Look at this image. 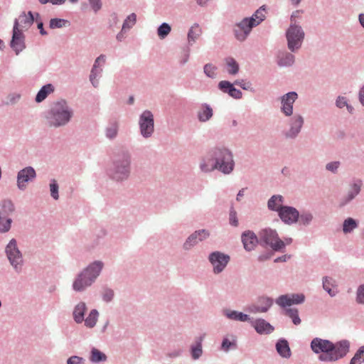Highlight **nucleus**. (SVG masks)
<instances>
[{
  "label": "nucleus",
  "mask_w": 364,
  "mask_h": 364,
  "mask_svg": "<svg viewBox=\"0 0 364 364\" xmlns=\"http://www.w3.org/2000/svg\"><path fill=\"white\" fill-rule=\"evenodd\" d=\"M242 242L245 250L247 252L253 250L257 245L259 243V237L250 230L245 231L241 235Z\"/></svg>",
  "instance_id": "25"
},
{
  "label": "nucleus",
  "mask_w": 364,
  "mask_h": 364,
  "mask_svg": "<svg viewBox=\"0 0 364 364\" xmlns=\"http://www.w3.org/2000/svg\"><path fill=\"white\" fill-rule=\"evenodd\" d=\"M222 313L225 317L230 321L250 323L252 318L248 314L236 310H231L230 309H223Z\"/></svg>",
  "instance_id": "26"
},
{
  "label": "nucleus",
  "mask_w": 364,
  "mask_h": 364,
  "mask_svg": "<svg viewBox=\"0 0 364 364\" xmlns=\"http://www.w3.org/2000/svg\"><path fill=\"white\" fill-rule=\"evenodd\" d=\"M106 55L104 54L100 55L95 60L92 68L97 69H103L105 64Z\"/></svg>",
  "instance_id": "60"
},
{
  "label": "nucleus",
  "mask_w": 364,
  "mask_h": 364,
  "mask_svg": "<svg viewBox=\"0 0 364 364\" xmlns=\"http://www.w3.org/2000/svg\"><path fill=\"white\" fill-rule=\"evenodd\" d=\"M139 127L141 135L148 139L154 132V118L153 113L149 110H144L139 117Z\"/></svg>",
  "instance_id": "9"
},
{
  "label": "nucleus",
  "mask_w": 364,
  "mask_h": 364,
  "mask_svg": "<svg viewBox=\"0 0 364 364\" xmlns=\"http://www.w3.org/2000/svg\"><path fill=\"white\" fill-rule=\"evenodd\" d=\"M210 237V232L205 229L196 230L192 232L183 243V249L185 251H189L193 247Z\"/></svg>",
  "instance_id": "16"
},
{
  "label": "nucleus",
  "mask_w": 364,
  "mask_h": 364,
  "mask_svg": "<svg viewBox=\"0 0 364 364\" xmlns=\"http://www.w3.org/2000/svg\"><path fill=\"white\" fill-rule=\"evenodd\" d=\"M298 97L295 91L289 92L280 97V110L285 117H291L294 114V104Z\"/></svg>",
  "instance_id": "14"
},
{
  "label": "nucleus",
  "mask_w": 364,
  "mask_h": 364,
  "mask_svg": "<svg viewBox=\"0 0 364 364\" xmlns=\"http://www.w3.org/2000/svg\"><path fill=\"white\" fill-rule=\"evenodd\" d=\"M358 227V221L353 218H347L343 223V232L344 234L351 233Z\"/></svg>",
  "instance_id": "41"
},
{
  "label": "nucleus",
  "mask_w": 364,
  "mask_h": 364,
  "mask_svg": "<svg viewBox=\"0 0 364 364\" xmlns=\"http://www.w3.org/2000/svg\"><path fill=\"white\" fill-rule=\"evenodd\" d=\"M235 84L228 80H221L218 84V89L224 94H228L230 97L235 100H240L242 97V92L235 87Z\"/></svg>",
  "instance_id": "23"
},
{
  "label": "nucleus",
  "mask_w": 364,
  "mask_h": 364,
  "mask_svg": "<svg viewBox=\"0 0 364 364\" xmlns=\"http://www.w3.org/2000/svg\"><path fill=\"white\" fill-rule=\"evenodd\" d=\"M136 23V15L134 13H132L124 19L122 29L123 31H129Z\"/></svg>",
  "instance_id": "48"
},
{
  "label": "nucleus",
  "mask_w": 364,
  "mask_h": 364,
  "mask_svg": "<svg viewBox=\"0 0 364 364\" xmlns=\"http://www.w3.org/2000/svg\"><path fill=\"white\" fill-rule=\"evenodd\" d=\"M202 340V337L199 338L196 343L191 346V354L193 360L199 359L203 354Z\"/></svg>",
  "instance_id": "44"
},
{
  "label": "nucleus",
  "mask_w": 364,
  "mask_h": 364,
  "mask_svg": "<svg viewBox=\"0 0 364 364\" xmlns=\"http://www.w3.org/2000/svg\"><path fill=\"white\" fill-rule=\"evenodd\" d=\"M213 116V109L208 103L201 104L197 112V119L201 123H205L210 120Z\"/></svg>",
  "instance_id": "29"
},
{
  "label": "nucleus",
  "mask_w": 364,
  "mask_h": 364,
  "mask_svg": "<svg viewBox=\"0 0 364 364\" xmlns=\"http://www.w3.org/2000/svg\"><path fill=\"white\" fill-rule=\"evenodd\" d=\"M364 363V346H360L351 358L349 364H362Z\"/></svg>",
  "instance_id": "49"
},
{
  "label": "nucleus",
  "mask_w": 364,
  "mask_h": 364,
  "mask_svg": "<svg viewBox=\"0 0 364 364\" xmlns=\"http://www.w3.org/2000/svg\"><path fill=\"white\" fill-rule=\"evenodd\" d=\"M5 254L14 272L17 274H21L24 266V259L15 238L10 240L6 245Z\"/></svg>",
  "instance_id": "5"
},
{
  "label": "nucleus",
  "mask_w": 364,
  "mask_h": 364,
  "mask_svg": "<svg viewBox=\"0 0 364 364\" xmlns=\"http://www.w3.org/2000/svg\"><path fill=\"white\" fill-rule=\"evenodd\" d=\"M99 318V312L97 309H92L88 316L85 318L83 321L85 326L89 328H92L95 326Z\"/></svg>",
  "instance_id": "40"
},
{
  "label": "nucleus",
  "mask_w": 364,
  "mask_h": 364,
  "mask_svg": "<svg viewBox=\"0 0 364 364\" xmlns=\"http://www.w3.org/2000/svg\"><path fill=\"white\" fill-rule=\"evenodd\" d=\"M93 284L92 279L82 269L75 275L72 289L75 292H83Z\"/></svg>",
  "instance_id": "20"
},
{
  "label": "nucleus",
  "mask_w": 364,
  "mask_h": 364,
  "mask_svg": "<svg viewBox=\"0 0 364 364\" xmlns=\"http://www.w3.org/2000/svg\"><path fill=\"white\" fill-rule=\"evenodd\" d=\"M107 359V355L100 350L92 348L90 351V360L92 363L105 362Z\"/></svg>",
  "instance_id": "43"
},
{
  "label": "nucleus",
  "mask_w": 364,
  "mask_h": 364,
  "mask_svg": "<svg viewBox=\"0 0 364 364\" xmlns=\"http://www.w3.org/2000/svg\"><path fill=\"white\" fill-rule=\"evenodd\" d=\"M132 171V154L127 148L113 153L110 166L107 171L108 177L114 182L122 183L129 179Z\"/></svg>",
  "instance_id": "2"
},
{
  "label": "nucleus",
  "mask_w": 364,
  "mask_h": 364,
  "mask_svg": "<svg viewBox=\"0 0 364 364\" xmlns=\"http://www.w3.org/2000/svg\"><path fill=\"white\" fill-rule=\"evenodd\" d=\"M277 352L283 358L288 359L291 355V349L288 341L284 338L279 339L275 346Z\"/></svg>",
  "instance_id": "31"
},
{
  "label": "nucleus",
  "mask_w": 364,
  "mask_h": 364,
  "mask_svg": "<svg viewBox=\"0 0 364 364\" xmlns=\"http://www.w3.org/2000/svg\"><path fill=\"white\" fill-rule=\"evenodd\" d=\"M311 350L319 354L318 359L321 362L333 363L343 358L350 351V341L346 339L336 343L316 337L310 343Z\"/></svg>",
  "instance_id": "1"
},
{
  "label": "nucleus",
  "mask_w": 364,
  "mask_h": 364,
  "mask_svg": "<svg viewBox=\"0 0 364 364\" xmlns=\"http://www.w3.org/2000/svg\"><path fill=\"white\" fill-rule=\"evenodd\" d=\"M34 16L31 11H28L26 14L23 12L18 18H16L14 23H17L18 28L23 31V29H28L33 23Z\"/></svg>",
  "instance_id": "28"
},
{
  "label": "nucleus",
  "mask_w": 364,
  "mask_h": 364,
  "mask_svg": "<svg viewBox=\"0 0 364 364\" xmlns=\"http://www.w3.org/2000/svg\"><path fill=\"white\" fill-rule=\"evenodd\" d=\"M355 301L358 304L364 305V284L357 288Z\"/></svg>",
  "instance_id": "59"
},
{
  "label": "nucleus",
  "mask_w": 364,
  "mask_h": 364,
  "mask_svg": "<svg viewBox=\"0 0 364 364\" xmlns=\"http://www.w3.org/2000/svg\"><path fill=\"white\" fill-rule=\"evenodd\" d=\"M314 216L310 210H302L300 212L299 219L297 223L301 226L308 227L311 225Z\"/></svg>",
  "instance_id": "38"
},
{
  "label": "nucleus",
  "mask_w": 364,
  "mask_h": 364,
  "mask_svg": "<svg viewBox=\"0 0 364 364\" xmlns=\"http://www.w3.org/2000/svg\"><path fill=\"white\" fill-rule=\"evenodd\" d=\"M294 53L291 52L289 49H281L277 50L275 55V62L279 68H291L296 61Z\"/></svg>",
  "instance_id": "19"
},
{
  "label": "nucleus",
  "mask_w": 364,
  "mask_h": 364,
  "mask_svg": "<svg viewBox=\"0 0 364 364\" xmlns=\"http://www.w3.org/2000/svg\"><path fill=\"white\" fill-rule=\"evenodd\" d=\"M229 223L233 227H237L239 225L237 212L232 206L230 208Z\"/></svg>",
  "instance_id": "58"
},
{
  "label": "nucleus",
  "mask_w": 364,
  "mask_h": 364,
  "mask_svg": "<svg viewBox=\"0 0 364 364\" xmlns=\"http://www.w3.org/2000/svg\"><path fill=\"white\" fill-rule=\"evenodd\" d=\"M305 301L304 294H287L279 296L275 301L281 308L290 307L294 304H301Z\"/></svg>",
  "instance_id": "18"
},
{
  "label": "nucleus",
  "mask_w": 364,
  "mask_h": 364,
  "mask_svg": "<svg viewBox=\"0 0 364 364\" xmlns=\"http://www.w3.org/2000/svg\"><path fill=\"white\" fill-rule=\"evenodd\" d=\"M119 123L117 120H110L105 128V136L109 140H114L119 133Z\"/></svg>",
  "instance_id": "30"
},
{
  "label": "nucleus",
  "mask_w": 364,
  "mask_h": 364,
  "mask_svg": "<svg viewBox=\"0 0 364 364\" xmlns=\"http://www.w3.org/2000/svg\"><path fill=\"white\" fill-rule=\"evenodd\" d=\"M73 115L74 111L68 102L65 100L60 99L53 102L45 113V118L48 127L57 129L66 126L71 121Z\"/></svg>",
  "instance_id": "3"
},
{
  "label": "nucleus",
  "mask_w": 364,
  "mask_h": 364,
  "mask_svg": "<svg viewBox=\"0 0 364 364\" xmlns=\"http://www.w3.org/2000/svg\"><path fill=\"white\" fill-rule=\"evenodd\" d=\"M203 33V30L198 23H194L188 30L187 34L188 44L193 46Z\"/></svg>",
  "instance_id": "33"
},
{
  "label": "nucleus",
  "mask_w": 364,
  "mask_h": 364,
  "mask_svg": "<svg viewBox=\"0 0 364 364\" xmlns=\"http://www.w3.org/2000/svg\"><path fill=\"white\" fill-rule=\"evenodd\" d=\"M253 22V19H248L246 17L235 24L233 33L238 41L243 42L248 38L252 28L255 27Z\"/></svg>",
  "instance_id": "11"
},
{
  "label": "nucleus",
  "mask_w": 364,
  "mask_h": 364,
  "mask_svg": "<svg viewBox=\"0 0 364 364\" xmlns=\"http://www.w3.org/2000/svg\"><path fill=\"white\" fill-rule=\"evenodd\" d=\"M36 178V172L32 166H26L17 173L16 185L19 190L24 191L27 184Z\"/></svg>",
  "instance_id": "15"
},
{
  "label": "nucleus",
  "mask_w": 364,
  "mask_h": 364,
  "mask_svg": "<svg viewBox=\"0 0 364 364\" xmlns=\"http://www.w3.org/2000/svg\"><path fill=\"white\" fill-rule=\"evenodd\" d=\"M335 106L338 109L346 108L348 114H353L355 112L353 106L349 102L348 99L343 95H338L335 100Z\"/></svg>",
  "instance_id": "36"
},
{
  "label": "nucleus",
  "mask_w": 364,
  "mask_h": 364,
  "mask_svg": "<svg viewBox=\"0 0 364 364\" xmlns=\"http://www.w3.org/2000/svg\"><path fill=\"white\" fill-rule=\"evenodd\" d=\"M362 186L363 181L361 179L353 178L349 183L346 194L339 201L340 207H344L353 200L360 193Z\"/></svg>",
  "instance_id": "12"
},
{
  "label": "nucleus",
  "mask_w": 364,
  "mask_h": 364,
  "mask_svg": "<svg viewBox=\"0 0 364 364\" xmlns=\"http://www.w3.org/2000/svg\"><path fill=\"white\" fill-rule=\"evenodd\" d=\"M171 27L167 23H162L157 28V34L161 39L165 38L171 32Z\"/></svg>",
  "instance_id": "51"
},
{
  "label": "nucleus",
  "mask_w": 364,
  "mask_h": 364,
  "mask_svg": "<svg viewBox=\"0 0 364 364\" xmlns=\"http://www.w3.org/2000/svg\"><path fill=\"white\" fill-rule=\"evenodd\" d=\"M340 166L341 162L339 161H334L327 163L325 168L326 171L336 174L338 173Z\"/></svg>",
  "instance_id": "57"
},
{
  "label": "nucleus",
  "mask_w": 364,
  "mask_h": 364,
  "mask_svg": "<svg viewBox=\"0 0 364 364\" xmlns=\"http://www.w3.org/2000/svg\"><path fill=\"white\" fill-rule=\"evenodd\" d=\"M68 21L63 18H54L50 20L49 27L52 29L60 28L65 26Z\"/></svg>",
  "instance_id": "55"
},
{
  "label": "nucleus",
  "mask_w": 364,
  "mask_h": 364,
  "mask_svg": "<svg viewBox=\"0 0 364 364\" xmlns=\"http://www.w3.org/2000/svg\"><path fill=\"white\" fill-rule=\"evenodd\" d=\"M211 156L215 161L217 171L224 175L231 174L235 166L232 151L225 145H216L211 148Z\"/></svg>",
  "instance_id": "4"
},
{
  "label": "nucleus",
  "mask_w": 364,
  "mask_h": 364,
  "mask_svg": "<svg viewBox=\"0 0 364 364\" xmlns=\"http://www.w3.org/2000/svg\"><path fill=\"white\" fill-rule=\"evenodd\" d=\"M25 38L23 31L18 28L17 23H14L10 47L16 55H19L26 48Z\"/></svg>",
  "instance_id": "13"
},
{
  "label": "nucleus",
  "mask_w": 364,
  "mask_h": 364,
  "mask_svg": "<svg viewBox=\"0 0 364 364\" xmlns=\"http://www.w3.org/2000/svg\"><path fill=\"white\" fill-rule=\"evenodd\" d=\"M21 98V95L18 93H11L7 96L8 101L6 105H15Z\"/></svg>",
  "instance_id": "64"
},
{
  "label": "nucleus",
  "mask_w": 364,
  "mask_h": 364,
  "mask_svg": "<svg viewBox=\"0 0 364 364\" xmlns=\"http://www.w3.org/2000/svg\"><path fill=\"white\" fill-rule=\"evenodd\" d=\"M225 63L228 67V73L230 75H235L238 73L240 67L237 61L231 57L225 58Z\"/></svg>",
  "instance_id": "46"
},
{
  "label": "nucleus",
  "mask_w": 364,
  "mask_h": 364,
  "mask_svg": "<svg viewBox=\"0 0 364 364\" xmlns=\"http://www.w3.org/2000/svg\"><path fill=\"white\" fill-rule=\"evenodd\" d=\"M198 166L200 171L203 173H210L215 170L217 171L215 159L211 156V149L200 158Z\"/></svg>",
  "instance_id": "22"
},
{
  "label": "nucleus",
  "mask_w": 364,
  "mask_h": 364,
  "mask_svg": "<svg viewBox=\"0 0 364 364\" xmlns=\"http://www.w3.org/2000/svg\"><path fill=\"white\" fill-rule=\"evenodd\" d=\"M259 244L269 246L274 252H284V242L279 237L276 230L267 228L259 232Z\"/></svg>",
  "instance_id": "7"
},
{
  "label": "nucleus",
  "mask_w": 364,
  "mask_h": 364,
  "mask_svg": "<svg viewBox=\"0 0 364 364\" xmlns=\"http://www.w3.org/2000/svg\"><path fill=\"white\" fill-rule=\"evenodd\" d=\"M190 52L191 50L188 46L182 49L178 59L179 63L181 65H185L188 61L190 57Z\"/></svg>",
  "instance_id": "56"
},
{
  "label": "nucleus",
  "mask_w": 364,
  "mask_h": 364,
  "mask_svg": "<svg viewBox=\"0 0 364 364\" xmlns=\"http://www.w3.org/2000/svg\"><path fill=\"white\" fill-rule=\"evenodd\" d=\"M13 220L11 217H1L0 218V233L8 232L11 228Z\"/></svg>",
  "instance_id": "50"
},
{
  "label": "nucleus",
  "mask_w": 364,
  "mask_h": 364,
  "mask_svg": "<svg viewBox=\"0 0 364 364\" xmlns=\"http://www.w3.org/2000/svg\"><path fill=\"white\" fill-rule=\"evenodd\" d=\"M102 72L103 69H97L95 68H91L90 73L89 75V80L95 88L99 87L100 79L102 77Z\"/></svg>",
  "instance_id": "39"
},
{
  "label": "nucleus",
  "mask_w": 364,
  "mask_h": 364,
  "mask_svg": "<svg viewBox=\"0 0 364 364\" xmlns=\"http://www.w3.org/2000/svg\"><path fill=\"white\" fill-rule=\"evenodd\" d=\"M278 216L284 224L291 225L298 222L300 212L294 207L284 205L280 208Z\"/></svg>",
  "instance_id": "17"
},
{
  "label": "nucleus",
  "mask_w": 364,
  "mask_h": 364,
  "mask_svg": "<svg viewBox=\"0 0 364 364\" xmlns=\"http://www.w3.org/2000/svg\"><path fill=\"white\" fill-rule=\"evenodd\" d=\"M289 117L287 121L288 128L283 132V135L287 139H295L302 130L304 118L299 113L293 114L292 116Z\"/></svg>",
  "instance_id": "8"
},
{
  "label": "nucleus",
  "mask_w": 364,
  "mask_h": 364,
  "mask_svg": "<svg viewBox=\"0 0 364 364\" xmlns=\"http://www.w3.org/2000/svg\"><path fill=\"white\" fill-rule=\"evenodd\" d=\"M87 307L84 301H80L75 305L73 309V318L77 324H80L85 320V313Z\"/></svg>",
  "instance_id": "27"
},
{
  "label": "nucleus",
  "mask_w": 364,
  "mask_h": 364,
  "mask_svg": "<svg viewBox=\"0 0 364 364\" xmlns=\"http://www.w3.org/2000/svg\"><path fill=\"white\" fill-rule=\"evenodd\" d=\"M50 196L54 200H58L59 199V186L55 179H51L50 181Z\"/></svg>",
  "instance_id": "53"
},
{
  "label": "nucleus",
  "mask_w": 364,
  "mask_h": 364,
  "mask_svg": "<svg viewBox=\"0 0 364 364\" xmlns=\"http://www.w3.org/2000/svg\"><path fill=\"white\" fill-rule=\"evenodd\" d=\"M85 360L82 357L72 355L66 360V364H85Z\"/></svg>",
  "instance_id": "63"
},
{
  "label": "nucleus",
  "mask_w": 364,
  "mask_h": 364,
  "mask_svg": "<svg viewBox=\"0 0 364 364\" xmlns=\"http://www.w3.org/2000/svg\"><path fill=\"white\" fill-rule=\"evenodd\" d=\"M284 198L282 195H273L267 201V208L271 211L279 212L284 205Z\"/></svg>",
  "instance_id": "34"
},
{
  "label": "nucleus",
  "mask_w": 364,
  "mask_h": 364,
  "mask_svg": "<svg viewBox=\"0 0 364 364\" xmlns=\"http://www.w3.org/2000/svg\"><path fill=\"white\" fill-rule=\"evenodd\" d=\"M208 259L212 265L213 272L215 274L223 272L230 261V255L220 251L210 252Z\"/></svg>",
  "instance_id": "10"
},
{
  "label": "nucleus",
  "mask_w": 364,
  "mask_h": 364,
  "mask_svg": "<svg viewBox=\"0 0 364 364\" xmlns=\"http://www.w3.org/2000/svg\"><path fill=\"white\" fill-rule=\"evenodd\" d=\"M250 323L255 331L260 335L270 334L274 331V326L262 318L255 320L252 318Z\"/></svg>",
  "instance_id": "24"
},
{
  "label": "nucleus",
  "mask_w": 364,
  "mask_h": 364,
  "mask_svg": "<svg viewBox=\"0 0 364 364\" xmlns=\"http://www.w3.org/2000/svg\"><path fill=\"white\" fill-rule=\"evenodd\" d=\"M114 296V290L109 287H105L102 291V299L106 303L111 302Z\"/></svg>",
  "instance_id": "54"
},
{
  "label": "nucleus",
  "mask_w": 364,
  "mask_h": 364,
  "mask_svg": "<svg viewBox=\"0 0 364 364\" xmlns=\"http://www.w3.org/2000/svg\"><path fill=\"white\" fill-rule=\"evenodd\" d=\"M104 267V262L102 260H95L89 263L82 270L95 283L101 274Z\"/></svg>",
  "instance_id": "21"
},
{
  "label": "nucleus",
  "mask_w": 364,
  "mask_h": 364,
  "mask_svg": "<svg viewBox=\"0 0 364 364\" xmlns=\"http://www.w3.org/2000/svg\"><path fill=\"white\" fill-rule=\"evenodd\" d=\"M284 309V314L289 317L294 325H299L301 320L299 316V311L296 308H283Z\"/></svg>",
  "instance_id": "45"
},
{
  "label": "nucleus",
  "mask_w": 364,
  "mask_h": 364,
  "mask_svg": "<svg viewBox=\"0 0 364 364\" xmlns=\"http://www.w3.org/2000/svg\"><path fill=\"white\" fill-rule=\"evenodd\" d=\"M119 23V19L118 18V16L116 13H112L110 15L109 21H108V26L110 29H113L116 27H117L118 24Z\"/></svg>",
  "instance_id": "62"
},
{
  "label": "nucleus",
  "mask_w": 364,
  "mask_h": 364,
  "mask_svg": "<svg viewBox=\"0 0 364 364\" xmlns=\"http://www.w3.org/2000/svg\"><path fill=\"white\" fill-rule=\"evenodd\" d=\"M287 48L292 53L298 52L303 44L305 33L299 24H290L285 33Z\"/></svg>",
  "instance_id": "6"
},
{
  "label": "nucleus",
  "mask_w": 364,
  "mask_h": 364,
  "mask_svg": "<svg viewBox=\"0 0 364 364\" xmlns=\"http://www.w3.org/2000/svg\"><path fill=\"white\" fill-rule=\"evenodd\" d=\"M54 91V87L52 84L48 83L43 85L38 92L35 100L36 102H41L48 96L49 94Z\"/></svg>",
  "instance_id": "37"
},
{
  "label": "nucleus",
  "mask_w": 364,
  "mask_h": 364,
  "mask_svg": "<svg viewBox=\"0 0 364 364\" xmlns=\"http://www.w3.org/2000/svg\"><path fill=\"white\" fill-rule=\"evenodd\" d=\"M259 306H261L262 311L267 313L272 306L274 304V300L272 298L269 297L267 296H262L257 299V301Z\"/></svg>",
  "instance_id": "42"
},
{
  "label": "nucleus",
  "mask_w": 364,
  "mask_h": 364,
  "mask_svg": "<svg viewBox=\"0 0 364 364\" xmlns=\"http://www.w3.org/2000/svg\"><path fill=\"white\" fill-rule=\"evenodd\" d=\"M234 84H235V85L240 86L242 89L245 90H250L252 92L254 91L252 87V83L250 82H246L245 80H236L234 82Z\"/></svg>",
  "instance_id": "61"
},
{
  "label": "nucleus",
  "mask_w": 364,
  "mask_h": 364,
  "mask_svg": "<svg viewBox=\"0 0 364 364\" xmlns=\"http://www.w3.org/2000/svg\"><path fill=\"white\" fill-rule=\"evenodd\" d=\"M217 67L212 63H207L203 66V72L205 75L211 79H215L217 77Z\"/></svg>",
  "instance_id": "52"
},
{
  "label": "nucleus",
  "mask_w": 364,
  "mask_h": 364,
  "mask_svg": "<svg viewBox=\"0 0 364 364\" xmlns=\"http://www.w3.org/2000/svg\"><path fill=\"white\" fill-rule=\"evenodd\" d=\"M265 8L264 6L259 7L250 17H247L248 19H253L255 26L261 23L265 18L264 15Z\"/></svg>",
  "instance_id": "47"
},
{
  "label": "nucleus",
  "mask_w": 364,
  "mask_h": 364,
  "mask_svg": "<svg viewBox=\"0 0 364 364\" xmlns=\"http://www.w3.org/2000/svg\"><path fill=\"white\" fill-rule=\"evenodd\" d=\"M335 280L328 277H324L322 279L323 289L329 294L330 296L334 297L338 294Z\"/></svg>",
  "instance_id": "35"
},
{
  "label": "nucleus",
  "mask_w": 364,
  "mask_h": 364,
  "mask_svg": "<svg viewBox=\"0 0 364 364\" xmlns=\"http://www.w3.org/2000/svg\"><path fill=\"white\" fill-rule=\"evenodd\" d=\"M237 348V337L235 335H228L225 336L221 343L220 350L225 353L235 350Z\"/></svg>",
  "instance_id": "32"
}]
</instances>
